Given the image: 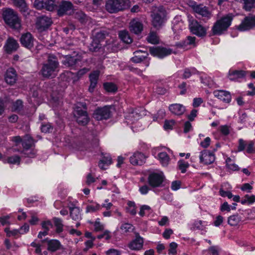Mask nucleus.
I'll return each instance as SVG.
<instances>
[{
	"label": "nucleus",
	"instance_id": "f257e3e1",
	"mask_svg": "<svg viewBox=\"0 0 255 255\" xmlns=\"http://www.w3.org/2000/svg\"><path fill=\"white\" fill-rule=\"evenodd\" d=\"M234 15L229 13L217 20L212 27V35H220L226 31L231 24Z\"/></svg>",
	"mask_w": 255,
	"mask_h": 255
},
{
	"label": "nucleus",
	"instance_id": "f03ea898",
	"mask_svg": "<svg viewBox=\"0 0 255 255\" xmlns=\"http://www.w3.org/2000/svg\"><path fill=\"white\" fill-rule=\"evenodd\" d=\"M3 18L5 22L10 27L18 29L21 27L20 19L17 13L11 8H6L3 10Z\"/></svg>",
	"mask_w": 255,
	"mask_h": 255
},
{
	"label": "nucleus",
	"instance_id": "7ed1b4c3",
	"mask_svg": "<svg viewBox=\"0 0 255 255\" xmlns=\"http://www.w3.org/2000/svg\"><path fill=\"white\" fill-rule=\"evenodd\" d=\"M12 140L15 143V146L22 142L23 149L22 152L25 156H29L32 153V149L30 148L32 144V138L30 135H26L24 137L23 140L19 136H14Z\"/></svg>",
	"mask_w": 255,
	"mask_h": 255
},
{
	"label": "nucleus",
	"instance_id": "20e7f679",
	"mask_svg": "<svg viewBox=\"0 0 255 255\" xmlns=\"http://www.w3.org/2000/svg\"><path fill=\"white\" fill-rule=\"evenodd\" d=\"M74 6L69 0H62L58 1L57 5V14L59 16L71 15L74 13Z\"/></svg>",
	"mask_w": 255,
	"mask_h": 255
},
{
	"label": "nucleus",
	"instance_id": "39448f33",
	"mask_svg": "<svg viewBox=\"0 0 255 255\" xmlns=\"http://www.w3.org/2000/svg\"><path fill=\"white\" fill-rule=\"evenodd\" d=\"M193 9L196 13V16L201 18L204 22H207L212 16V13L206 6L203 4H195L192 6Z\"/></svg>",
	"mask_w": 255,
	"mask_h": 255
},
{
	"label": "nucleus",
	"instance_id": "423d86ee",
	"mask_svg": "<svg viewBox=\"0 0 255 255\" xmlns=\"http://www.w3.org/2000/svg\"><path fill=\"white\" fill-rule=\"evenodd\" d=\"M111 106L97 108L93 114V118L97 121L108 120L111 117Z\"/></svg>",
	"mask_w": 255,
	"mask_h": 255
},
{
	"label": "nucleus",
	"instance_id": "0eeeda50",
	"mask_svg": "<svg viewBox=\"0 0 255 255\" xmlns=\"http://www.w3.org/2000/svg\"><path fill=\"white\" fill-rule=\"evenodd\" d=\"M165 11L164 9H155L151 14L152 24L158 29L165 22Z\"/></svg>",
	"mask_w": 255,
	"mask_h": 255
},
{
	"label": "nucleus",
	"instance_id": "6e6552de",
	"mask_svg": "<svg viewBox=\"0 0 255 255\" xmlns=\"http://www.w3.org/2000/svg\"><path fill=\"white\" fill-rule=\"evenodd\" d=\"M89 71L88 68H84L79 70L76 73H74L70 71H67L61 75V78L67 81L70 82L72 81L74 83L82 77L84 74Z\"/></svg>",
	"mask_w": 255,
	"mask_h": 255
},
{
	"label": "nucleus",
	"instance_id": "1a4fd4ad",
	"mask_svg": "<svg viewBox=\"0 0 255 255\" xmlns=\"http://www.w3.org/2000/svg\"><path fill=\"white\" fill-rule=\"evenodd\" d=\"M164 179L163 173L152 172L149 174L147 178L148 184L152 187H160Z\"/></svg>",
	"mask_w": 255,
	"mask_h": 255
},
{
	"label": "nucleus",
	"instance_id": "9d476101",
	"mask_svg": "<svg viewBox=\"0 0 255 255\" xmlns=\"http://www.w3.org/2000/svg\"><path fill=\"white\" fill-rule=\"evenodd\" d=\"M52 23V20L50 17L43 15L37 17L35 25L38 31L42 32L47 29Z\"/></svg>",
	"mask_w": 255,
	"mask_h": 255
},
{
	"label": "nucleus",
	"instance_id": "9b49d317",
	"mask_svg": "<svg viewBox=\"0 0 255 255\" xmlns=\"http://www.w3.org/2000/svg\"><path fill=\"white\" fill-rule=\"evenodd\" d=\"M255 27V15L246 16L241 23L237 26V29L241 31L249 30Z\"/></svg>",
	"mask_w": 255,
	"mask_h": 255
},
{
	"label": "nucleus",
	"instance_id": "f8f14e48",
	"mask_svg": "<svg viewBox=\"0 0 255 255\" xmlns=\"http://www.w3.org/2000/svg\"><path fill=\"white\" fill-rule=\"evenodd\" d=\"M149 53L153 56L163 58L172 53V50L161 46H153L149 48Z\"/></svg>",
	"mask_w": 255,
	"mask_h": 255
},
{
	"label": "nucleus",
	"instance_id": "ddd939ff",
	"mask_svg": "<svg viewBox=\"0 0 255 255\" xmlns=\"http://www.w3.org/2000/svg\"><path fill=\"white\" fill-rule=\"evenodd\" d=\"M106 9L110 13H116L124 9V4L121 0H108L106 3Z\"/></svg>",
	"mask_w": 255,
	"mask_h": 255
},
{
	"label": "nucleus",
	"instance_id": "4468645a",
	"mask_svg": "<svg viewBox=\"0 0 255 255\" xmlns=\"http://www.w3.org/2000/svg\"><path fill=\"white\" fill-rule=\"evenodd\" d=\"M59 67V63H46L43 64L41 70L42 76L46 78L53 77L55 76V72Z\"/></svg>",
	"mask_w": 255,
	"mask_h": 255
},
{
	"label": "nucleus",
	"instance_id": "2eb2a0df",
	"mask_svg": "<svg viewBox=\"0 0 255 255\" xmlns=\"http://www.w3.org/2000/svg\"><path fill=\"white\" fill-rule=\"evenodd\" d=\"M74 117L77 123L81 126L86 125L89 121L87 111L83 110L79 107L77 108L75 111Z\"/></svg>",
	"mask_w": 255,
	"mask_h": 255
},
{
	"label": "nucleus",
	"instance_id": "dca6fc26",
	"mask_svg": "<svg viewBox=\"0 0 255 255\" xmlns=\"http://www.w3.org/2000/svg\"><path fill=\"white\" fill-rule=\"evenodd\" d=\"M189 26L190 31L193 34L201 37L206 36L207 29L200 24L197 21H193Z\"/></svg>",
	"mask_w": 255,
	"mask_h": 255
},
{
	"label": "nucleus",
	"instance_id": "f3484780",
	"mask_svg": "<svg viewBox=\"0 0 255 255\" xmlns=\"http://www.w3.org/2000/svg\"><path fill=\"white\" fill-rule=\"evenodd\" d=\"M200 162L205 165L213 163L215 160V155L210 151L204 150L200 152Z\"/></svg>",
	"mask_w": 255,
	"mask_h": 255
},
{
	"label": "nucleus",
	"instance_id": "a211bd4d",
	"mask_svg": "<svg viewBox=\"0 0 255 255\" xmlns=\"http://www.w3.org/2000/svg\"><path fill=\"white\" fill-rule=\"evenodd\" d=\"M12 1L25 18L29 17L31 10L28 7L25 0H12Z\"/></svg>",
	"mask_w": 255,
	"mask_h": 255
},
{
	"label": "nucleus",
	"instance_id": "6ab92c4d",
	"mask_svg": "<svg viewBox=\"0 0 255 255\" xmlns=\"http://www.w3.org/2000/svg\"><path fill=\"white\" fill-rule=\"evenodd\" d=\"M145 155L139 152H135L130 156L129 161L131 164L133 165H141L145 162Z\"/></svg>",
	"mask_w": 255,
	"mask_h": 255
},
{
	"label": "nucleus",
	"instance_id": "aec40b11",
	"mask_svg": "<svg viewBox=\"0 0 255 255\" xmlns=\"http://www.w3.org/2000/svg\"><path fill=\"white\" fill-rule=\"evenodd\" d=\"M247 72L244 70L230 69L228 72V77L231 81H236L244 78Z\"/></svg>",
	"mask_w": 255,
	"mask_h": 255
},
{
	"label": "nucleus",
	"instance_id": "412c9836",
	"mask_svg": "<svg viewBox=\"0 0 255 255\" xmlns=\"http://www.w3.org/2000/svg\"><path fill=\"white\" fill-rule=\"evenodd\" d=\"M215 97L224 103H229L231 101V95L230 92L224 90H217L213 93Z\"/></svg>",
	"mask_w": 255,
	"mask_h": 255
},
{
	"label": "nucleus",
	"instance_id": "4be33fe9",
	"mask_svg": "<svg viewBox=\"0 0 255 255\" xmlns=\"http://www.w3.org/2000/svg\"><path fill=\"white\" fill-rule=\"evenodd\" d=\"M129 28L131 32L139 34L143 30V26L141 22L136 19H133L130 22Z\"/></svg>",
	"mask_w": 255,
	"mask_h": 255
},
{
	"label": "nucleus",
	"instance_id": "5701e85b",
	"mask_svg": "<svg viewBox=\"0 0 255 255\" xmlns=\"http://www.w3.org/2000/svg\"><path fill=\"white\" fill-rule=\"evenodd\" d=\"M100 75V71L96 70L89 75L90 85L89 87V91L93 93L97 86L98 80Z\"/></svg>",
	"mask_w": 255,
	"mask_h": 255
},
{
	"label": "nucleus",
	"instance_id": "b1692460",
	"mask_svg": "<svg viewBox=\"0 0 255 255\" xmlns=\"http://www.w3.org/2000/svg\"><path fill=\"white\" fill-rule=\"evenodd\" d=\"M18 46L19 45L17 41L13 38L9 37L6 40L4 45V48L7 53H11L12 52L15 51Z\"/></svg>",
	"mask_w": 255,
	"mask_h": 255
},
{
	"label": "nucleus",
	"instance_id": "393cba45",
	"mask_svg": "<svg viewBox=\"0 0 255 255\" xmlns=\"http://www.w3.org/2000/svg\"><path fill=\"white\" fill-rule=\"evenodd\" d=\"M80 60L75 56L66 55L64 57L62 63L67 67L73 68Z\"/></svg>",
	"mask_w": 255,
	"mask_h": 255
},
{
	"label": "nucleus",
	"instance_id": "a878e982",
	"mask_svg": "<svg viewBox=\"0 0 255 255\" xmlns=\"http://www.w3.org/2000/svg\"><path fill=\"white\" fill-rule=\"evenodd\" d=\"M133 54L134 56L131 58V61L135 63H140L146 58L148 55L147 52L142 50H137Z\"/></svg>",
	"mask_w": 255,
	"mask_h": 255
},
{
	"label": "nucleus",
	"instance_id": "bb28decb",
	"mask_svg": "<svg viewBox=\"0 0 255 255\" xmlns=\"http://www.w3.org/2000/svg\"><path fill=\"white\" fill-rule=\"evenodd\" d=\"M169 110L173 114L180 116L184 114L185 108L181 104H173L169 105Z\"/></svg>",
	"mask_w": 255,
	"mask_h": 255
},
{
	"label": "nucleus",
	"instance_id": "cd10ccee",
	"mask_svg": "<svg viewBox=\"0 0 255 255\" xmlns=\"http://www.w3.org/2000/svg\"><path fill=\"white\" fill-rule=\"evenodd\" d=\"M17 75L15 70L13 68L8 69L5 73V80L10 85L14 84L16 80Z\"/></svg>",
	"mask_w": 255,
	"mask_h": 255
},
{
	"label": "nucleus",
	"instance_id": "c85d7f7f",
	"mask_svg": "<svg viewBox=\"0 0 255 255\" xmlns=\"http://www.w3.org/2000/svg\"><path fill=\"white\" fill-rule=\"evenodd\" d=\"M143 240L138 235L136 236V239L131 241L128 245V247L132 250H139L143 247Z\"/></svg>",
	"mask_w": 255,
	"mask_h": 255
},
{
	"label": "nucleus",
	"instance_id": "c756f323",
	"mask_svg": "<svg viewBox=\"0 0 255 255\" xmlns=\"http://www.w3.org/2000/svg\"><path fill=\"white\" fill-rule=\"evenodd\" d=\"M195 39V37L188 36L186 37L185 40L176 43L175 46L178 48H186L188 45H194Z\"/></svg>",
	"mask_w": 255,
	"mask_h": 255
},
{
	"label": "nucleus",
	"instance_id": "7c9ffc66",
	"mask_svg": "<svg viewBox=\"0 0 255 255\" xmlns=\"http://www.w3.org/2000/svg\"><path fill=\"white\" fill-rule=\"evenodd\" d=\"M31 41L32 35L30 33L27 32L21 35L20 42L23 46L28 49H31L32 47Z\"/></svg>",
	"mask_w": 255,
	"mask_h": 255
},
{
	"label": "nucleus",
	"instance_id": "2f4dec72",
	"mask_svg": "<svg viewBox=\"0 0 255 255\" xmlns=\"http://www.w3.org/2000/svg\"><path fill=\"white\" fill-rule=\"evenodd\" d=\"M61 245L57 240H51L47 241V250L54 252L61 249Z\"/></svg>",
	"mask_w": 255,
	"mask_h": 255
},
{
	"label": "nucleus",
	"instance_id": "473e14b6",
	"mask_svg": "<svg viewBox=\"0 0 255 255\" xmlns=\"http://www.w3.org/2000/svg\"><path fill=\"white\" fill-rule=\"evenodd\" d=\"M70 216L71 218L76 221H78L81 219L80 210L79 208L74 207H70Z\"/></svg>",
	"mask_w": 255,
	"mask_h": 255
},
{
	"label": "nucleus",
	"instance_id": "72a5a7b5",
	"mask_svg": "<svg viewBox=\"0 0 255 255\" xmlns=\"http://www.w3.org/2000/svg\"><path fill=\"white\" fill-rule=\"evenodd\" d=\"M158 159L163 166H167L170 161V157L166 152H161L158 154Z\"/></svg>",
	"mask_w": 255,
	"mask_h": 255
},
{
	"label": "nucleus",
	"instance_id": "f704fd0d",
	"mask_svg": "<svg viewBox=\"0 0 255 255\" xmlns=\"http://www.w3.org/2000/svg\"><path fill=\"white\" fill-rule=\"evenodd\" d=\"M120 38L125 43L129 44L132 42V39L127 30H121L118 33Z\"/></svg>",
	"mask_w": 255,
	"mask_h": 255
},
{
	"label": "nucleus",
	"instance_id": "c9c22d12",
	"mask_svg": "<svg viewBox=\"0 0 255 255\" xmlns=\"http://www.w3.org/2000/svg\"><path fill=\"white\" fill-rule=\"evenodd\" d=\"M110 30L107 28H103L97 31L95 34V38L101 41L109 35Z\"/></svg>",
	"mask_w": 255,
	"mask_h": 255
},
{
	"label": "nucleus",
	"instance_id": "e433bc0d",
	"mask_svg": "<svg viewBox=\"0 0 255 255\" xmlns=\"http://www.w3.org/2000/svg\"><path fill=\"white\" fill-rule=\"evenodd\" d=\"M112 163V158L110 155L103 157V159H101L99 163V167L105 170L107 168L106 166H108Z\"/></svg>",
	"mask_w": 255,
	"mask_h": 255
},
{
	"label": "nucleus",
	"instance_id": "4c0bfd02",
	"mask_svg": "<svg viewBox=\"0 0 255 255\" xmlns=\"http://www.w3.org/2000/svg\"><path fill=\"white\" fill-rule=\"evenodd\" d=\"M44 9L48 11L57 10V5L58 1L55 0H46Z\"/></svg>",
	"mask_w": 255,
	"mask_h": 255
},
{
	"label": "nucleus",
	"instance_id": "58836bf2",
	"mask_svg": "<svg viewBox=\"0 0 255 255\" xmlns=\"http://www.w3.org/2000/svg\"><path fill=\"white\" fill-rule=\"evenodd\" d=\"M52 220L55 226L56 227V232L58 233H61L63 230V224L62 223V219L57 217H54L53 218Z\"/></svg>",
	"mask_w": 255,
	"mask_h": 255
},
{
	"label": "nucleus",
	"instance_id": "ea45409f",
	"mask_svg": "<svg viewBox=\"0 0 255 255\" xmlns=\"http://www.w3.org/2000/svg\"><path fill=\"white\" fill-rule=\"evenodd\" d=\"M101 209V206L97 203H93L92 204L88 205L86 208V213H94Z\"/></svg>",
	"mask_w": 255,
	"mask_h": 255
},
{
	"label": "nucleus",
	"instance_id": "a19ab883",
	"mask_svg": "<svg viewBox=\"0 0 255 255\" xmlns=\"http://www.w3.org/2000/svg\"><path fill=\"white\" fill-rule=\"evenodd\" d=\"M147 41L152 44H156L158 43L159 38L156 32L150 31L149 35L146 37Z\"/></svg>",
	"mask_w": 255,
	"mask_h": 255
},
{
	"label": "nucleus",
	"instance_id": "79ce46f5",
	"mask_svg": "<svg viewBox=\"0 0 255 255\" xmlns=\"http://www.w3.org/2000/svg\"><path fill=\"white\" fill-rule=\"evenodd\" d=\"M199 72L194 67L190 68H186L184 70V73L183 74V78L184 79L189 78L192 74H198Z\"/></svg>",
	"mask_w": 255,
	"mask_h": 255
},
{
	"label": "nucleus",
	"instance_id": "37998d69",
	"mask_svg": "<svg viewBox=\"0 0 255 255\" xmlns=\"http://www.w3.org/2000/svg\"><path fill=\"white\" fill-rule=\"evenodd\" d=\"M241 221L240 217L238 215L231 216L228 218V223L232 226H237Z\"/></svg>",
	"mask_w": 255,
	"mask_h": 255
},
{
	"label": "nucleus",
	"instance_id": "c03bdc74",
	"mask_svg": "<svg viewBox=\"0 0 255 255\" xmlns=\"http://www.w3.org/2000/svg\"><path fill=\"white\" fill-rule=\"evenodd\" d=\"M244 4L243 8L245 10L249 11L254 7L255 0H241Z\"/></svg>",
	"mask_w": 255,
	"mask_h": 255
},
{
	"label": "nucleus",
	"instance_id": "a18cd8bd",
	"mask_svg": "<svg viewBox=\"0 0 255 255\" xmlns=\"http://www.w3.org/2000/svg\"><path fill=\"white\" fill-rule=\"evenodd\" d=\"M255 202V196L254 195H252L251 196H250L249 195H246L241 201V203L243 205H244L246 203L251 204H253Z\"/></svg>",
	"mask_w": 255,
	"mask_h": 255
},
{
	"label": "nucleus",
	"instance_id": "49530a36",
	"mask_svg": "<svg viewBox=\"0 0 255 255\" xmlns=\"http://www.w3.org/2000/svg\"><path fill=\"white\" fill-rule=\"evenodd\" d=\"M100 41L95 38L90 44V50L93 52L97 51L101 48V45L100 44Z\"/></svg>",
	"mask_w": 255,
	"mask_h": 255
},
{
	"label": "nucleus",
	"instance_id": "de8ad7c7",
	"mask_svg": "<svg viewBox=\"0 0 255 255\" xmlns=\"http://www.w3.org/2000/svg\"><path fill=\"white\" fill-rule=\"evenodd\" d=\"M105 89L108 92H116L117 90V86L113 83H106L104 84Z\"/></svg>",
	"mask_w": 255,
	"mask_h": 255
},
{
	"label": "nucleus",
	"instance_id": "09e8293b",
	"mask_svg": "<svg viewBox=\"0 0 255 255\" xmlns=\"http://www.w3.org/2000/svg\"><path fill=\"white\" fill-rule=\"evenodd\" d=\"M178 166L182 173H185L187 168L189 166V164L187 162H185L183 160H180L178 161Z\"/></svg>",
	"mask_w": 255,
	"mask_h": 255
},
{
	"label": "nucleus",
	"instance_id": "8fccbe9b",
	"mask_svg": "<svg viewBox=\"0 0 255 255\" xmlns=\"http://www.w3.org/2000/svg\"><path fill=\"white\" fill-rule=\"evenodd\" d=\"M53 129V126L49 123L42 124L41 126V130L42 132L49 133L52 132Z\"/></svg>",
	"mask_w": 255,
	"mask_h": 255
},
{
	"label": "nucleus",
	"instance_id": "3c124183",
	"mask_svg": "<svg viewBox=\"0 0 255 255\" xmlns=\"http://www.w3.org/2000/svg\"><path fill=\"white\" fill-rule=\"evenodd\" d=\"M206 255H219V248L217 246L211 247L205 252Z\"/></svg>",
	"mask_w": 255,
	"mask_h": 255
},
{
	"label": "nucleus",
	"instance_id": "603ef678",
	"mask_svg": "<svg viewBox=\"0 0 255 255\" xmlns=\"http://www.w3.org/2000/svg\"><path fill=\"white\" fill-rule=\"evenodd\" d=\"M46 0H35L34 6L37 9H42L45 8Z\"/></svg>",
	"mask_w": 255,
	"mask_h": 255
},
{
	"label": "nucleus",
	"instance_id": "864d4df0",
	"mask_svg": "<svg viewBox=\"0 0 255 255\" xmlns=\"http://www.w3.org/2000/svg\"><path fill=\"white\" fill-rule=\"evenodd\" d=\"M20 158L18 155H14L8 157L7 161L10 164H19Z\"/></svg>",
	"mask_w": 255,
	"mask_h": 255
},
{
	"label": "nucleus",
	"instance_id": "5fc2aeb1",
	"mask_svg": "<svg viewBox=\"0 0 255 255\" xmlns=\"http://www.w3.org/2000/svg\"><path fill=\"white\" fill-rule=\"evenodd\" d=\"M177 244L175 242H172L169 245V249L168 250V254L172 255H176L177 254L176 249Z\"/></svg>",
	"mask_w": 255,
	"mask_h": 255
},
{
	"label": "nucleus",
	"instance_id": "6e6d98bb",
	"mask_svg": "<svg viewBox=\"0 0 255 255\" xmlns=\"http://www.w3.org/2000/svg\"><path fill=\"white\" fill-rule=\"evenodd\" d=\"M121 229L124 233L129 232L133 230V226L130 224L124 223L122 225Z\"/></svg>",
	"mask_w": 255,
	"mask_h": 255
},
{
	"label": "nucleus",
	"instance_id": "4d7b16f0",
	"mask_svg": "<svg viewBox=\"0 0 255 255\" xmlns=\"http://www.w3.org/2000/svg\"><path fill=\"white\" fill-rule=\"evenodd\" d=\"M75 17L78 19L81 22L83 23L86 20V15L82 11H79L76 12Z\"/></svg>",
	"mask_w": 255,
	"mask_h": 255
},
{
	"label": "nucleus",
	"instance_id": "13d9d810",
	"mask_svg": "<svg viewBox=\"0 0 255 255\" xmlns=\"http://www.w3.org/2000/svg\"><path fill=\"white\" fill-rule=\"evenodd\" d=\"M128 212L132 215H135L136 213L135 203L133 202L129 201L128 203Z\"/></svg>",
	"mask_w": 255,
	"mask_h": 255
},
{
	"label": "nucleus",
	"instance_id": "bf43d9fd",
	"mask_svg": "<svg viewBox=\"0 0 255 255\" xmlns=\"http://www.w3.org/2000/svg\"><path fill=\"white\" fill-rule=\"evenodd\" d=\"M22 107V102L21 100H18L13 103L12 110L13 111H20Z\"/></svg>",
	"mask_w": 255,
	"mask_h": 255
},
{
	"label": "nucleus",
	"instance_id": "052dcab7",
	"mask_svg": "<svg viewBox=\"0 0 255 255\" xmlns=\"http://www.w3.org/2000/svg\"><path fill=\"white\" fill-rule=\"evenodd\" d=\"M203 226H202V221H195L192 225L191 227V229L192 231H195L197 230H202Z\"/></svg>",
	"mask_w": 255,
	"mask_h": 255
},
{
	"label": "nucleus",
	"instance_id": "680f3d73",
	"mask_svg": "<svg viewBox=\"0 0 255 255\" xmlns=\"http://www.w3.org/2000/svg\"><path fill=\"white\" fill-rule=\"evenodd\" d=\"M4 232L6 233L7 237L15 236L19 233V231L17 230H13L12 231L9 230V228H6L4 229Z\"/></svg>",
	"mask_w": 255,
	"mask_h": 255
},
{
	"label": "nucleus",
	"instance_id": "e2e57ef3",
	"mask_svg": "<svg viewBox=\"0 0 255 255\" xmlns=\"http://www.w3.org/2000/svg\"><path fill=\"white\" fill-rule=\"evenodd\" d=\"M247 145V142L244 139L241 138L239 140V145L238 147V151H243Z\"/></svg>",
	"mask_w": 255,
	"mask_h": 255
},
{
	"label": "nucleus",
	"instance_id": "0e129e2a",
	"mask_svg": "<svg viewBox=\"0 0 255 255\" xmlns=\"http://www.w3.org/2000/svg\"><path fill=\"white\" fill-rule=\"evenodd\" d=\"M58 62L57 57L53 54H48L47 56V63H55Z\"/></svg>",
	"mask_w": 255,
	"mask_h": 255
},
{
	"label": "nucleus",
	"instance_id": "69168bd1",
	"mask_svg": "<svg viewBox=\"0 0 255 255\" xmlns=\"http://www.w3.org/2000/svg\"><path fill=\"white\" fill-rule=\"evenodd\" d=\"M151 208L148 205H142L140 209V211L139 212V215L141 217H143L145 215V211H149L150 210Z\"/></svg>",
	"mask_w": 255,
	"mask_h": 255
},
{
	"label": "nucleus",
	"instance_id": "338daca9",
	"mask_svg": "<svg viewBox=\"0 0 255 255\" xmlns=\"http://www.w3.org/2000/svg\"><path fill=\"white\" fill-rule=\"evenodd\" d=\"M246 151L248 153H253L255 152L254 144L252 141H250L246 146Z\"/></svg>",
	"mask_w": 255,
	"mask_h": 255
},
{
	"label": "nucleus",
	"instance_id": "774afa93",
	"mask_svg": "<svg viewBox=\"0 0 255 255\" xmlns=\"http://www.w3.org/2000/svg\"><path fill=\"white\" fill-rule=\"evenodd\" d=\"M220 130L221 132L225 135H227L230 133L229 127L227 125L220 126Z\"/></svg>",
	"mask_w": 255,
	"mask_h": 255
}]
</instances>
